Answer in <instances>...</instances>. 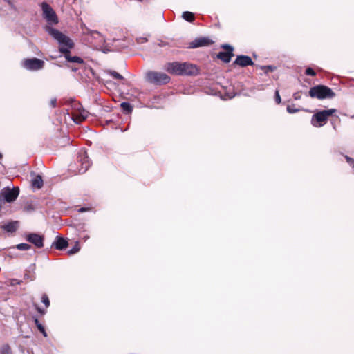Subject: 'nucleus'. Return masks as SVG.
Returning <instances> with one entry per match:
<instances>
[{"instance_id":"2f4dec72","label":"nucleus","mask_w":354,"mask_h":354,"mask_svg":"<svg viewBox=\"0 0 354 354\" xmlns=\"http://www.w3.org/2000/svg\"><path fill=\"white\" fill-rule=\"evenodd\" d=\"M306 75H310V76H315V72L314 71V70L312 68H307L306 69V72H305Z\"/></svg>"},{"instance_id":"ea45409f","label":"nucleus","mask_w":354,"mask_h":354,"mask_svg":"<svg viewBox=\"0 0 354 354\" xmlns=\"http://www.w3.org/2000/svg\"><path fill=\"white\" fill-rule=\"evenodd\" d=\"M34 266H35V265H32V266H30V267L29 268L32 270H34Z\"/></svg>"},{"instance_id":"423d86ee","label":"nucleus","mask_w":354,"mask_h":354,"mask_svg":"<svg viewBox=\"0 0 354 354\" xmlns=\"http://www.w3.org/2000/svg\"><path fill=\"white\" fill-rule=\"evenodd\" d=\"M77 163L78 165V172L80 174L86 172L90 167L91 162L85 151L80 150L78 152L77 157Z\"/></svg>"},{"instance_id":"f3484780","label":"nucleus","mask_w":354,"mask_h":354,"mask_svg":"<svg viewBox=\"0 0 354 354\" xmlns=\"http://www.w3.org/2000/svg\"><path fill=\"white\" fill-rule=\"evenodd\" d=\"M32 186L38 189L42 187L43 179L40 175H37L32 179Z\"/></svg>"},{"instance_id":"a211bd4d","label":"nucleus","mask_w":354,"mask_h":354,"mask_svg":"<svg viewBox=\"0 0 354 354\" xmlns=\"http://www.w3.org/2000/svg\"><path fill=\"white\" fill-rule=\"evenodd\" d=\"M120 106L123 111V112L126 114H129L133 111V106L131 104L127 102H123L121 103Z\"/></svg>"},{"instance_id":"7ed1b4c3","label":"nucleus","mask_w":354,"mask_h":354,"mask_svg":"<svg viewBox=\"0 0 354 354\" xmlns=\"http://www.w3.org/2000/svg\"><path fill=\"white\" fill-rule=\"evenodd\" d=\"M308 93L310 97L319 100L330 99L335 95L331 88L324 85H317L310 88Z\"/></svg>"},{"instance_id":"cd10ccee","label":"nucleus","mask_w":354,"mask_h":354,"mask_svg":"<svg viewBox=\"0 0 354 354\" xmlns=\"http://www.w3.org/2000/svg\"><path fill=\"white\" fill-rule=\"evenodd\" d=\"M137 44H142L146 43L148 41L147 37H139L136 39Z\"/></svg>"},{"instance_id":"6ab92c4d","label":"nucleus","mask_w":354,"mask_h":354,"mask_svg":"<svg viewBox=\"0 0 354 354\" xmlns=\"http://www.w3.org/2000/svg\"><path fill=\"white\" fill-rule=\"evenodd\" d=\"M182 17L183 19L188 22H192L194 20V15L192 12L189 11H185L182 14Z\"/></svg>"},{"instance_id":"b1692460","label":"nucleus","mask_w":354,"mask_h":354,"mask_svg":"<svg viewBox=\"0 0 354 354\" xmlns=\"http://www.w3.org/2000/svg\"><path fill=\"white\" fill-rule=\"evenodd\" d=\"M80 250L79 242L76 241L75 245L70 249L67 252L69 255H73L78 252Z\"/></svg>"},{"instance_id":"412c9836","label":"nucleus","mask_w":354,"mask_h":354,"mask_svg":"<svg viewBox=\"0 0 354 354\" xmlns=\"http://www.w3.org/2000/svg\"><path fill=\"white\" fill-rule=\"evenodd\" d=\"M88 35L93 38L99 39L100 41H104V37L97 30H89Z\"/></svg>"},{"instance_id":"473e14b6","label":"nucleus","mask_w":354,"mask_h":354,"mask_svg":"<svg viewBox=\"0 0 354 354\" xmlns=\"http://www.w3.org/2000/svg\"><path fill=\"white\" fill-rule=\"evenodd\" d=\"M50 106L53 108H55L57 106V99L55 97L50 100Z\"/></svg>"},{"instance_id":"6e6552de","label":"nucleus","mask_w":354,"mask_h":354,"mask_svg":"<svg viewBox=\"0 0 354 354\" xmlns=\"http://www.w3.org/2000/svg\"><path fill=\"white\" fill-rule=\"evenodd\" d=\"M44 62L36 57L25 59L22 62V66L31 71H37L42 69L44 66Z\"/></svg>"},{"instance_id":"393cba45","label":"nucleus","mask_w":354,"mask_h":354,"mask_svg":"<svg viewBox=\"0 0 354 354\" xmlns=\"http://www.w3.org/2000/svg\"><path fill=\"white\" fill-rule=\"evenodd\" d=\"M31 248V245L28 243H19L16 245V248L19 250H28Z\"/></svg>"},{"instance_id":"a19ab883","label":"nucleus","mask_w":354,"mask_h":354,"mask_svg":"<svg viewBox=\"0 0 354 354\" xmlns=\"http://www.w3.org/2000/svg\"><path fill=\"white\" fill-rule=\"evenodd\" d=\"M1 156H1V154L0 153V158H1Z\"/></svg>"},{"instance_id":"2eb2a0df","label":"nucleus","mask_w":354,"mask_h":354,"mask_svg":"<svg viewBox=\"0 0 354 354\" xmlns=\"http://www.w3.org/2000/svg\"><path fill=\"white\" fill-rule=\"evenodd\" d=\"M68 243L66 239L62 236H57L55 241L52 243V247H55L57 250H63L66 248Z\"/></svg>"},{"instance_id":"bb28decb","label":"nucleus","mask_w":354,"mask_h":354,"mask_svg":"<svg viewBox=\"0 0 354 354\" xmlns=\"http://www.w3.org/2000/svg\"><path fill=\"white\" fill-rule=\"evenodd\" d=\"M41 301L45 305L46 307H48L50 306V301L46 295H42Z\"/></svg>"},{"instance_id":"c85d7f7f","label":"nucleus","mask_w":354,"mask_h":354,"mask_svg":"<svg viewBox=\"0 0 354 354\" xmlns=\"http://www.w3.org/2000/svg\"><path fill=\"white\" fill-rule=\"evenodd\" d=\"M299 111V109L295 108L293 106L288 105L287 106V111L289 113H295L298 112Z\"/></svg>"},{"instance_id":"e433bc0d","label":"nucleus","mask_w":354,"mask_h":354,"mask_svg":"<svg viewBox=\"0 0 354 354\" xmlns=\"http://www.w3.org/2000/svg\"><path fill=\"white\" fill-rule=\"evenodd\" d=\"M37 310L39 313H40L41 314H44L45 313V310H42L41 308H40L39 307H37Z\"/></svg>"},{"instance_id":"f257e3e1","label":"nucleus","mask_w":354,"mask_h":354,"mask_svg":"<svg viewBox=\"0 0 354 354\" xmlns=\"http://www.w3.org/2000/svg\"><path fill=\"white\" fill-rule=\"evenodd\" d=\"M46 32L57 41L59 51L64 55L66 60L71 63H84V60L78 56H71V50L75 46L73 40L56 28L48 26Z\"/></svg>"},{"instance_id":"f8f14e48","label":"nucleus","mask_w":354,"mask_h":354,"mask_svg":"<svg viewBox=\"0 0 354 354\" xmlns=\"http://www.w3.org/2000/svg\"><path fill=\"white\" fill-rule=\"evenodd\" d=\"M25 239L37 248L44 247V236L37 233H28L26 235Z\"/></svg>"},{"instance_id":"a878e982","label":"nucleus","mask_w":354,"mask_h":354,"mask_svg":"<svg viewBox=\"0 0 354 354\" xmlns=\"http://www.w3.org/2000/svg\"><path fill=\"white\" fill-rule=\"evenodd\" d=\"M108 73L111 77H113L114 79H117V80H122L123 79V77L116 71H108Z\"/></svg>"},{"instance_id":"4be33fe9","label":"nucleus","mask_w":354,"mask_h":354,"mask_svg":"<svg viewBox=\"0 0 354 354\" xmlns=\"http://www.w3.org/2000/svg\"><path fill=\"white\" fill-rule=\"evenodd\" d=\"M35 324L37 327L38 330L43 334L44 337L47 336V333L45 330L44 326L39 322L37 318L34 319Z\"/></svg>"},{"instance_id":"c756f323","label":"nucleus","mask_w":354,"mask_h":354,"mask_svg":"<svg viewBox=\"0 0 354 354\" xmlns=\"http://www.w3.org/2000/svg\"><path fill=\"white\" fill-rule=\"evenodd\" d=\"M345 159L346 160V162L351 167H354V159L348 157V156H345Z\"/></svg>"},{"instance_id":"4468645a","label":"nucleus","mask_w":354,"mask_h":354,"mask_svg":"<svg viewBox=\"0 0 354 354\" xmlns=\"http://www.w3.org/2000/svg\"><path fill=\"white\" fill-rule=\"evenodd\" d=\"M234 63L242 67L254 65L252 59L248 55L237 56Z\"/></svg>"},{"instance_id":"f03ea898","label":"nucleus","mask_w":354,"mask_h":354,"mask_svg":"<svg viewBox=\"0 0 354 354\" xmlns=\"http://www.w3.org/2000/svg\"><path fill=\"white\" fill-rule=\"evenodd\" d=\"M165 70L176 75H196L198 73L197 66L189 62H169L167 64Z\"/></svg>"},{"instance_id":"1a4fd4ad","label":"nucleus","mask_w":354,"mask_h":354,"mask_svg":"<svg viewBox=\"0 0 354 354\" xmlns=\"http://www.w3.org/2000/svg\"><path fill=\"white\" fill-rule=\"evenodd\" d=\"M72 106L77 110L76 113H72V119L76 124H80L88 117V111L81 108L79 103L73 100H71Z\"/></svg>"},{"instance_id":"9b49d317","label":"nucleus","mask_w":354,"mask_h":354,"mask_svg":"<svg viewBox=\"0 0 354 354\" xmlns=\"http://www.w3.org/2000/svg\"><path fill=\"white\" fill-rule=\"evenodd\" d=\"M19 194V189L18 187H13L10 189L7 187L2 189L1 194L4 200L8 203L13 202L17 199Z\"/></svg>"},{"instance_id":"0eeeda50","label":"nucleus","mask_w":354,"mask_h":354,"mask_svg":"<svg viewBox=\"0 0 354 354\" xmlns=\"http://www.w3.org/2000/svg\"><path fill=\"white\" fill-rule=\"evenodd\" d=\"M147 78L151 83L156 84H165L170 81V77L164 73L149 71L147 74Z\"/></svg>"},{"instance_id":"ddd939ff","label":"nucleus","mask_w":354,"mask_h":354,"mask_svg":"<svg viewBox=\"0 0 354 354\" xmlns=\"http://www.w3.org/2000/svg\"><path fill=\"white\" fill-rule=\"evenodd\" d=\"M214 44V41L209 37H199L189 43V48H196L201 46H208Z\"/></svg>"},{"instance_id":"20e7f679","label":"nucleus","mask_w":354,"mask_h":354,"mask_svg":"<svg viewBox=\"0 0 354 354\" xmlns=\"http://www.w3.org/2000/svg\"><path fill=\"white\" fill-rule=\"evenodd\" d=\"M41 8L42 10L43 17L46 20L48 24L44 27V30H46L48 26L53 28V26L56 25L58 23V18L55 12L46 2H42Z\"/></svg>"},{"instance_id":"39448f33","label":"nucleus","mask_w":354,"mask_h":354,"mask_svg":"<svg viewBox=\"0 0 354 354\" xmlns=\"http://www.w3.org/2000/svg\"><path fill=\"white\" fill-rule=\"evenodd\" d=\"M335 111L336 109H335L318 111L312 116L311 124L315 127H321L324 126L326 124L328 118L332 115Z\"/></svg>"},{"instance_id":"4c0bfd02","label":"nucleus","mask_w":354,"mask_h":354,"mask_svg":"<svg viewBox=\"0 0 354 354\" xmlns=\"http://www.w3.org/2000/svg\"><path fill=\"white\" fill-rule=\"evenodd\" d=\"M90 238V236L88 235H85L82 237V240L84 241H86L88 239Z\"/></svg>"},{"instance_id":"5701e85b","label":"nucleus","mask_w":354,"mask_h":354,"mask_svg":"<svg viewBox=\"0 0 354 354\" xmlns=\"http://www.w3.org/2000/svg\"><path fill=\"white\" fill-rule=\"evenodd\" d=\"M259 67L264 71L265 74L273 72L276 69V67L272 65L259 66Z\"/></svg>"},{"instance_id":"7c9ffc66","label":"nucleus","mask_w":354,"mask_h":354,"mask_svg":"<svg viewBox=\"0 0 354 354\" xmlns=\"http://www.w3.org/2000/svg\"><path fill=\"white\" fill-rule=\"evenodd\" d=\"M274 100L277 104H280L281 102V99L279 93V91L277 90L274 93Z\"/></svg>"},{"instance_id":"aec40b11","label":"nucleus","mask_w":354,"mask_h":354,"mask_svg":"<svg viewBox=\"0 0 354 354\" xmlns=\"http://www.w3.org/2000/svg\"><path fill=\"white\" fill-rule=\"evenodd\" d=\"M0 354H12V349L8 344H4L0 346Z\"/></svg>"},{"instance_id":"dca6fc26","label":"nucleus","mask_w":354,"mask_h":354,"mask_svg":"<svg viewBox=\"0 0 354 354\" xmlns=\"http://www.w3.org/2000/svg\"><path fill=\"white\" fill-rule=\"evenodd\" d=\"M18 227H19V222L17 221L9 222V223L4 224L1 226V228L4 231L9 232V233L15 232L17 231V230L18 229Z\"/></svg>"},{"instance_id":"9d476101","label":"nucleus","mask_w":354,"mask_h":354,"mask_svg":"<svg viewBox=\"0 0 354 354\" xmlns=\"http://www.w3.org/2000/svg\"><path fill=\"white\" fill-rule=\"evenodd\" d=\"M221 48L225 49V51L219 52L217 54L218 59L222 60L225 63H229L234 56V48L230 44H223Z\"/></svg>"},{"instance_id":"f704fd0d","label":"nucleus","mask_w":354,"mask_h":354,"mask_svg":"<svg viewBox=\"0 0 354 354\" xmlns=\"http://www.w3.org/2000/svg\"><path fill=\"white\" fill-rule=\"evenodd\" d=\"M293 98L295 100H298L301 98V95L299 92H297V93H295L293 94Z\"/></svg>"},{"instance_id":"58836bf2","label":"nucleus","mask_w":354,"mask_h":354,"mask_svg":"<svg viewBox=\"0 0 354 354\" xmlns=\"http://www.w3.org/2000/svg\"><path fill=\"white\" fill-rule=\"evenodd\" d=\"M79 211H80V212H86V208H85V207H82V208H80V210H79Z\"/></svg>"},{"instance_id":"c9c22d12","label":"nucleus","mask_w":354,"mask_h":354,"mask_svg":"<svg viewBox=\"0 0 354 354\" xmlns=\"http://www.w3.org/2000/svg\"><path fill=\"white\" fill-rule=\"evenodd\" d=\"M21 282V281H19V280L16 279H13L11 281V285L20 284Z\"/></svg>"},{"instance_id":"72a5a7b5","label":"nucleus","mask_w":354,"mask_h":354,"mask_svg":"<svg viewBox=\"0 0 354 354\" xmlns=\"http://www.w3.org/2000/svg\"><path fill=\"white\" fill-rule=\"evenodd\" d=\"M24 279H29L30 281H33L35 279V277L33 276H31L30 274H28V273H26L24 274Z\"/></svg>"}]
</instances>
